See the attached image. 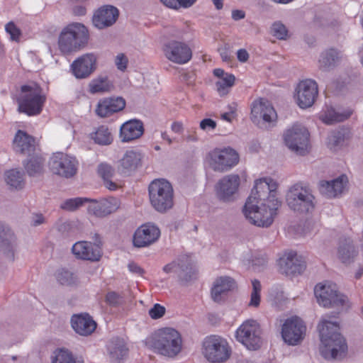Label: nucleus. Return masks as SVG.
<instances>
[{"instance_id": "nucleus-30", "label": "nucleus", "mask_w": 363, "mask_h": 363, "mask_svg": "<svg viewBox=\"0 0 363 363\" xmlns=\"http://www.w3.org/2000/svg\"><path fill=\"white\" fill-rule=\"evenodd\" d=\"M213 74L218 77L216 82V91L220 96L228 95L235 82V77L230 73L225 72L222 69L213 70Z\"/></svg>"}, {"instance_id": "nucleus-63", "label": "nucleus", "mask_w": 363, "mask_h": 363, "mask_svg": "<svg viewBox=\"0 0 363 363\" xmlns=\"http://www.w3.org/2000/svg\"><path fill=\"white\" fill-rule=\"evenodd\" d=\"M86 9L83 6H77L73 9V13L76 16H84L86 14Z\"/></svg>"}, {"instance_id": "nucleus-40", "label": "nucleus", "mask_w": 363, "mask_h": 363, "mask_svg": "<svg viewBox=\"0 0 363 363\" xmlns=\"http://www.w3.org/2000/svg\"><path fill=\"white\" fill-rule=\"evenodd\" d=\"M337 284L331 281H323L314 287V295H338Z\"/></svg>"}, {"instance_id": "nucleus-6", "label": "nucleus", "mask_w": 363, "mask_h": 363, "mask_svg": "<svg viewBox=\"0 0 363 363\" xmlns=\"http://www.w3.org/2000/svg\"><path fill=\"white\" fill-rule=\"evenodd\" d=\"M150 201L159 212H165L174 204V190L172 184L164 179L153 180L148 186Z\"/></svg>"}, {"instance_id": "nucleus-36", "label": "nucleus", "mask_w": 363, "mask_h": 363, "mask_svg": "<svg viewBox=\"0 0 363 363\" xmlns=\"http://www.w3.org/2000/svg\"><path fill=\"white\" fill-rule=\"evenodd\" d=\"M90 138L94 142L100 145H108L113 142V135L109 128L101 125L90 133Z\"/></svg>"}, {"instance_id": "nucleus-61", "label": "nucleus", "mask_w": 363, "mask_h": 363, "mask_svg": "<svg viewBox=\"0 0 363 363\" xmlns=\"http://www.w3.org/2000/svg\"><path fill=\"white\" fill-rule=\"evenodd\" d=\"M44 217L42 214H35L33 217L32 225L37 226L44 223Z\"/></svg>"}, {"instance_id": "nucleus-22", "label": "nucleus", "mask_w": 363, "mask_h": 363, "mask_svg": "<svg viewBox=\"0 0 363 363\" xmlns=\"http://www.w3.org/2000/svg\"><path fill=\"white\" fill-rule=\"evenodd\" d=\"M118 10L110 5L103 6L94 14L93 23L100 29L113 25L118 17Z\"/></svg>"}, {"instance_id": "nucleus-1", "label": "nucleus", "mask_w": 363, "mask_h": 363, "mask_svg": "<svg viewBox=\"0 0 363 363\" xmlns=\"http://www.w3.org/2000/svg\"><path fill=\"white\" fill-rule=\"evenodd\" d=\"M277 186L271 178L256 180L243 208L245 216L252 224L263 228L272 224L281 206L276 196Z\"/></svg>"}, {"instance_id": "nucleus-3", "label": "nucleus", "mask_w": 363, "mask_h": 363, "mask_svg": "<svg viewBox=\"0 0 363 363\" xmlns=\"http://www.w3.org/2000/svg\"><path fill=\"white\" fill-rule=\"evenodd\" d=\"M145 345L158 354L172 358L181 352L182 339L179 333L174 328H164L147 337Z\"/></svg>"}, {"instance_id": "nucleus-14", "label": "nucleus", "mask_w": 363, "mask_h": 363, "mask_svg": "<svg viewBox=\"0 0 363 363\" xmlns=\"http://www.w3.org/2000/svg\"><path fill=\"white\" fill-rule=\"evenodd\" d=\"M318 94V84L312 79L301 81L296 88L297 104L301 108L311 107Z\"/></svg>"}, {"instance_id": "nucleus-35", "label": "nucleus", "mask_w": 363, "mask_h": 363, "mask_svg": "<svg viewBox=\"0 0 363 363\" xmlns=\"http://www.w3.org/2000/svg\"><path fill=\"white\" fill-rule=\"evenodd\" d=\"M236 287L233 279L229 277H220L216 279L211 289V295H221L233 291Z\"/></svg>"}, {"instance_id": "nucleus-20", "label": "nucleus", "mask_w": 363, "mask_h": 363, "mask_svg": "<svg viewBox=\"0 0 363 363\" xmlns=\"http://www.w3.org/2000/svg\"><path fill=\"white\" fill-rule=\"evenodd\" d=\"M160 235V229L152 224H143L139 227L133 235V245L138 247H144L155 242Z\"/></svg>"}, {"instance_id": "nucleus-4", "label": "nucleus", "mask_w": 363, "mask_h": 363, "mask_svg": "<svg viewBox=\"0 0 363 363\" xmlns=\"http://www.w3.org/2000/svg\"><path fill=\"white\" fill-rule=\"evenodd\" d=\"M89 30L80 23H72L62 28L58 36L57 47L64 55L78 52L88 43Z\"/></svg>"}, {"instance_id": "nucleus-42", "label": "nucleus", "mask_w": 363, "mask_h": 363, "mask_svg": "<svg viewBox=\"0 0 363 363\" xmlns=\"http://www.w3.org/2000/svg\"><path fill=\"white\" fill-rule=\"evenodd\" d=\"M51 363H77L72 353L67 349H58L54 352Z\"/></svg>"}, {"instance_id": "nucleus-21", "label": "nucleus", "mask_w": 363, "mask_h": 363, "mask_svg": "<svg viewBox=\"0 0 363 363\" xmlns=\"http://www.w3.org/2000/svg\"><path fill=\"white\" fill-rule=\"evenodd\" d=\"M89 213L96 217H105L116 211L120 207V201L115 197L103 198L99 200H89Z\"/></svg>"}, {"instance_id": "nucleus-7", "label": "nucleus", "mask_w": 363, "mask_h": 363, "mask_svg": "<svg viewBox=\"0 0 363 363\" xmlns=\"http://www.w3.org/2000/svg\"><path fill=\"white\" fill-rule=\"evenodd\" d=\"M205 160L214 171L224 172L236 166L240 157L230 147H216L207 153Z\"/></svg>"}, {"instance_id": "nucleus-45", "label": "nucleus", "mask_w": 363, "mask_h": 363, "mask_svg": "<svg viewBox=\"0 0 363 363\" xmlns=\"http://www.w3.org/2000/svg\"><path fill=\"white\" fill-rule=\"evenodd\" d=\"M337 60V52L334 49H330L321 54L319 62L321 67L327 68L333 65Z\"/></svg>"}, {"instance_id": "nucleus-50", "label": "nucleus", "mask_w": 363, "mask_h": 363, "mask_svg": "<svg viewBox=\"0 0 363 363\" xmlns=\"http://www.w3.org/2000/svg\"><path fill=\"white\" fill-rule=\"evenodd\" d=\"M5 30L6 33L9 34L11 40L16 42L19 41L21 35V31L13 22H9L5 26Z\"/></svg>"}, {"instance_id": "nucleus-9", "label": "nucleus", "mask_w": 363, "mask_h": 363, "mask_svg": "<svg viewBox=\"0 0 363 363\" xmlns=\"http://www.w3.org/2000/svg\"><path fill=\"white\" fill-rule=\"evenodd\" d=\"M309 136L310 134L305 127L294 124L286 131L284 139L286 145L291 151L304 155L310 149Z\"/></svg>"}, {"instance_id": "nucleus-57", "label": "nucleus", "mask_w": 363, "mask_h": 363, "mask_svg": "<svg viewBox=\"0 0 363 363\" xmlns=\"http://www.w3.org/2000/svg\"><path fill=\"white\" fill-rule=\"evenodd\" d=\"M238 60L241 62H246L249 59V54L245 49H240L237 52Z\"/></svg>"}, {"instance_id": "nucleus-52", "label": "nucleus", "mask_w": 363, "mask_h": 363, "mask_svg": "<svg viewBox=\"0 0 363 363\" xmlns=\"http://www.w3.org/2000/svg\"><path fill=\"white\" fill-rule=\"evenodd\" d=\"M128 60L123 53H120L116 57L115 64L118 69L124 72L128 66Z\"/></svg>"}, {"instance_id": "nucleus-31", "label": "nucleus", "mask_w": 363, "mask_h": 363, "mask_svg": "<svg viewBox=\"0 0 363 363\" xmlns=\"http://www.w3.org/2000/svg\"><path fill=\"white\" fill-rule=\"evenodd\" d=\"M315 298L320 306L332 308L337 313L347 311L350 306L347 296H315Z\"/></svg>"}, {"instance_id": "nucleus-33", "label": "nucleus", "mask_w": 363, "mask_h": 363, "mask_svg": "<svg viewBox=\"0 0 363 363\" xmlns=\"http://www.w3.org/2000/svg\"><path fill=\"white\" fill-rule=\"evenodd\" d=\"M13 148L22 154L30 153L35 150V138L23 130H18L14 140Z\"/></svg>"}, {"instance_id": "nucleus-27", "label": "nucleus", "mask_w": 363, "mask_h": 363, "mask_svg": "<svg viewBox=\"0 0 363 363\" xmlns=\"http://www.w3.org/2000/svg\"><path fill=\"white\" fill-rule=\"evenodd\" d=\"M108 356L112 362H121L128 354L129 349L123 337H113L107 344Z\"/></svg>"}, {"instance_id": "nucleus-44", "label": "nucleus", "mask_w": 363, "mask_h": 363, "mask_svg": "<svg viewBox=\"0 0 363 363\" xmlns=\"http://www.w3.org/2000/svg\"><path fill=\"white\" fill-rule=\"evenodd\" d=\"M346 138H347L346 130L341 129L333 131L328 136V145L330 149H335L336 147L342 145Z\"/></svg>"}, {"instance_id": "nucleus-41", "label": "nucleus", "mask_w": 363, "mask_h": 363, "mask_svg": "<svg viewBox=\"0 0 363 363\" xmlns=\"http://www.w3.org/2000/svg\"><path fill=\"white\" fill-rule=\"evenodd\" d=\"M43 162L42 157H33L25 164V169L30 176L40 174L43 172Z\"/></svg>"}, {"instance_id": "nucleus-8", "label": "nucleus", "mask_w": 363, "mask_h": 363, "mask_svg": "<svg viewBox=\"0 0 363 363\" xmlns=\"http://www.w3.org/2000/svg\"><path fill=\"white\" fill-rule=\"evenodd\" d=\"M314 196L310 189L300 184L292 186L286 194L289 206L294 211L308 213L313 210Z\"/></svg>"}, {"instance_id": "nucleus-58", "label": "nucleus", "mask_w": 363, "mask_h": 363, "mask_svg": "<svg viewBox=\"0 0 363 363\" xmlns=\"http://www.w3.org/2000/svg\"><path fill=\"white\" fill-rule=\"evenodd\" d=\"M104 301L111 306H116L121 303L120 296H105Z\"/></svg>"}, {"instance_id": "nucleus-54", "label": "nucleus", "mask_w": 363, "mask_h": 363, "mask_svg": "<svg viewBox=\"0 0 363 363\" xmlns=\"http://www.w3.org/2000/svg\"><path fill=\"white\" fill-rule=\"evenodd\" d=\"M216 128V122L211 118H204L200 122V128L203 130H213Z\"/></svg>"}, {"instance_id": "nucleus-56", "label": "nucleus", "mask_w": 363, "mask_h": 363, "mask_svg": "<svg viewBox=\"0 0 363 363\" xmlns=\"http://www.w3.org/2000/svg\"><path fill=\"white\" fill-rule=\"evenodd\" d=\"M128 269L132 273L138 274L140 276H143L145 273L144 269L141 268L138 264L133 262L128 264Z\"/></svg>"}, {"instance_id": "nucleus-34", "label": "nucleus", "mask_w": 363, "mask_h": 363, "mask_svg": "<svg viewBox=\"0 0 363 363\" xmlns=\"http://www.w3.org/2000/svg\"><path fill=\"white\" fill-rule=\"evenodd\" d=\"M140 162L141 156L139 152L132 150H128L120 161L118 171L122 174H129L138 168Z\"/></svg>"}, {"instance_id": "nucleus-5", "label": "nucleus", "mask_w": 363, "mask_h": 363, "mask_svg": "<svg viewBox=\"0 0 363 363\" xmlns=\"http://www.w3.org/2000/svg\"><path fill=\"white\" fill-rule=\"evenodd\" d=\"M46 102V96L42 87L36 84L21 86V92L17 98L18 111L28 116L39 115Z\"/></svg>"}, {"instance_id": "nucleus-39", "label": "nucleus", "mask_w": 363, "mask_h": 363, "mask_svg": "<svg viewBox=\"0 0 363 363\" xmlns=\"http://www.w3.org/2000/svg\"><path fill=\"white\" fill-rule=\"evenodd\" d=\"M98 174L104 181L105 186L110 190H116L117 184L110 180L113 174V168L107 164H101L98 167Z\"/></svg>"}, {"instance_id": "nucleus-51", "label": "nucleus", "mask_w": 363, "mask_h": 363, "mask_svg": "<svg viewBox=\"0 0 363 363\" xmlns=\"http://www.w3.org/2000/svg\"><path fill=\"white\" fill-rule=\"evenodd\" d=\"M165 308L159 303H155L154 306L149 311V315L152 319H159L165 313Z\"/></svg>"}, {"instance_id": "nucleus-46", "label": "nucleus", "mask_w": 363, "mask_h": 363, "mask_svg": "<svg viewBox=\"0 0 363 363\" xmlns=\"http://www.w3.org/2000/svg\"><path fill=\"white\" fill-rule=\"evenodd\" d=\"M110 89V84L106 79H99L91 82L89 91L91 94L105 92Z\"/></svg>"}, {"instance_id": "nucleus-59", "label": "nucleus", "mask_w": 363, "mask_h": 363, "mask_svg": "<svg viewBox=\"0 0 363 363\" xmlns=\"http://www.w3.org/2000/svg\"><path fill=\"white\" fill-rule=\"evenodd\" d=\"M171 130L172 132L181 134L184 130L183 123L179 121H174L171 125Z\"/></svg>"}, {"instance_id": "nucleus-37", "label": "nucleus", "mask_w": 363, "mask_h": 363, "mask_svg": "<svg viewBox=\"0 0 363 363\" xmlns=\"http://www.w3.org/2000/svg\"><path fill=\"white\" fill-rule=\"evenodd\" d=\"M56 281L62 286H72L77 281V276L65 268L56 270L54 274Z\"/></svg>"}, {"instance_id": "nucleus-64", "label": "nucleus", "mask_w": 363, "mask_h": 363, "mask_svg": "<svg viewBox=\"0 0 363 363\" xmlns=\"http://www.w3.org/2000/svg\"><path fill=\"white\" fill-rule=\"evenodd\" d=\"M235 113L233 111L224 113L221 115V118L228 122H231L234 118Z\"/></svg>"}, {"instance_id": "nucleus-53", "label": "nucleus", "mask_w": 363, "mask_h": 363, "mask_svg": "<svg viewBox=\"0 0 363 363\" xmlns=\"http://www.w3.org/2000/svg\"><path fill=\"white\" fill-rule=\"evenodd\" d=\"M13 236L10 230L0 222V242L4 243L6 241L11 240Z\"/></svg>"}, {"instance_id": "nucleus-38", "label": "nucleus", "mask_w": 363, "mask_h": 363, "mask_svg": "<svg viewBox=\"0 0 363 363\" xmlns=\"http://www.w3.org/2000/svg\"><path fill=\"white\" fill-rule=\"evenodd\" d=\"M5 179L8 185L16 189H21L24 186L23 174L16 169H11L5 173Z\"/></svg>"}, {"instance_id": "nucleus-43", "label": "nucleus", "mask_w": 363, "mask_h": 363, "mask_svg": "<svg viewBox=\"0 0 363 363\" xmlns=\"http://www.w3.org/2000/svg\"><path fill=\"white\" fill-rule=\"evenodd\" d=\"M357 252L350 242L340 245L338 249V256L343 263H348L354 258Z\"/></svg>"}, {"instance_id": "nucleus-15", "label": "nucleus", "mask_w": 363, "mask_h": 363, "mask_svg": "<svg viewBox=\"0 0 363 363\" xmlns=\"http://www.w3.org/2000/svg\"><path fill=\"white\" fill-rule=\"evenodd\" d=\"M163 51L169 60L179 65L187 63L192 57V51L189 45L179 41L167 43L164 45Z\"/></svg>"}, {"instance_id": "nucleus-23", "label": "nucleus", "mask_w": 363, "mask_h": 363, "mask_svg": "<svg viewBox=\"0 0 363 363\" xmlns=\"http://www.w3.org/2000/svg\"><path fill=\"white\" fill-rule=\"evenodd\" d=\"M73 330L79 335L88 336L96 330L97 324L88 313L74 314L71 318Z\"/></svg>"}, {"instance_id": "nucleus-13", "label": "nucleus", "mask_w": 363, "mask_h": 363, "mask_svg": "<svg viewBox=\"0 0 363 363\" xmlns=\"http://www.w3.org/2000/svg\"><path fill=\"white\" fill-rule=\"evenodd\" d=\"M50 165L53 173L66 178L73 177L77 169L76 159L62 152L54 154Z\"/></svg>"}, {"instance_id": "nucleus-28", "label": "nucleus", "mask_w": 363, "mask_h": 363, "mask_svg": "<svg viewBox=\"0 0 363 363\" xmlns=\"http://www.w3.org/2000/svg\"><path fill=\"white\" fill-rule=\"evenodd\" d=\"M125 106V101L121 97L105 99L98 103L96 112L98 116L105 118L122 111Z\"/></svg>"}, {"instance_id": "nucleus-18", "label": "nucleus", "mask_w": 363, "mask_h": 363, "mask_svg": "<svg viewBox=\"0 0 363 363\" xmlns=\"http://www.w3.org/2000/svg\"><path fill=\"white\" fill-rule=\"evenodd\" d=\"M279 265L281 272L286 275H298L306 269V262L294 251L286 252L280 257Z\"/></svg>"}, {"instance_id": "nucleus-12", "label": "nucleus", "mask_w": 363, "mask_h": 363, "mask_svg": "<svg viewBox=\"0 0 363 363\" xmlns=\"http://www.w3.org/2000/svg\"><path fill=\"white\" fill-rule=\"evenodd\" d=\"M306 326L298 316L287 318L281 327V337L289 345L300 344L305 337Z\"/></svg>"}, {"instance_id": "nucleus-2", "label": "nucleus", "mask_w": 363, "mask_h": 363, "mask_svg": "<svg viewBox=\"0 0 363 363\" xmlns=\"http://www.w3.org/2000/svg\"><path fill=\"white\" fill-rule=\"evenodd\" d=\"M320 345V354L328 360L342 359L347 350L345 339L340 333L339 325L336 322L322 320L318 325Z\"/></svg>"}, {"instance_id": "nucleus-32", "label": "nucleus", "mask_w": 363, "mask_h": 363, "mask_svg": "<svg viewBox=\"0 0 363 363\" xmlns=\"http://www.w3.org/2000/svg\"><path fill=\"white\" fill-rule=\"evenodd\" d=\"M352 113L350 109L342 112L337 111L333 107L325 105L320 113V119L327 125L342 122L347 120Z\"/></svg>"}, {"instance_id": "nucleus-24", "label": "nucleus", "mask_w": 363, "mask_h": 363, "mask_svg": "<svg viewBox=\"0 0 363 363\" xmlns=\"http://www.w3.org/2000/svg\"><path fill=\"white\" fill-rule=\"evenodd\" d=\"M240 185V177L238 174H230L219 181L217 191L223 201H230L232 196L238 191Z\"/></svg>"}, {"instance_id": "nucleus-48", "label": "nucleus", "mask_w": 363, "mask_h": 363, "mask_svg": "<svg viewBox=\"0 0 363 363\" xmlns=\"http://www.w3.org/2000/svg\"><path fill=\"white\" fill-rule=\"evenodd\" d=\"M166 6L178 9L179 8H189L191 6L196 0H160Z\"/></svg>"}, {"instance_id": "nucleus-29", "label": "nucleus", "mask_w": 363, "mask_h": 363, "mask_svg": "<svg viewBox=\"0 0 363 363\" xmlns=\"http://www.w3.org/2000/svg\"><path fill=\"white\" fill-rule=\"evenodd\" d=\"M143 133L144 128L141 121L130 120L121 125L120 138L123 142H130L140 138Z\"/></svg>"}, {"instance_id": "nucleus-55", "label": "nucleus", "mask_w": 363, "mask_h": 363, "mask_svg": "<svg viewBox=\"0 0 363 363\" xmlns=\"http://www.w3.org/2000/svg\"><path fill=\"white\" fill-rule=\"evenodd\" d=\"M287 298L285 296H274L272 303L279 309H283L287 303Z\"/></svg>"}, {"instance_id": "nucleus-25", "label": "nucleus", "mask_w": 363, "mask_h": 363, "mask_svg": "<svg viewBox=\"0 0 363 363\" xmlns=\"http://www.w3.org/2000/svg\"><path fill=\"white\" fill-rule=\"evenodd\" d=\"M347 183V177L343 174L331 182L321 181L319 189L320 193L326 197L334 198L344 191Z\"/></svg>"}, {"instance_id": "nucleus-47", "label": "nucleus", "mask_w": 363, "mask_h": 363, "mask_svg": "<svg viewBox=\"0 0 363 363\" xmlns=\"http://www.w3.org/2000/svg\"><path fill=\"white\" fill-rule=\"evenodd\" d=\"M89 199L86 198H74V199H69L65 201L61 205L60 208L69 211H73L77 209L79 207L82 206L84 203L89 201Z\"/></svg>"}, {"instance_id": "nucleus-10", "label": "nucleus", "mask_w": 363, "mask_h": 363, "mask_svg": "<svg viewBox=\"0 0 363 363\" xmlns=\"http://www.w3.org/2000/svg\"><path fill=\"white\" fill-rule=\"evenodd\" d=\"M203 354L211 362L223 363L230 358L231 350L225 340L211 336L203 343Z\"/></svg>"}, {"instance_id": "nucleus-16", "label": "nucleus", "mask_w": 363, "mask_h": 363, "mask_svg": "<svg viewBox=\"0 0 363 363\" xmlns=\"http://www.w3.org/2000/svg\"><path fill=\"white\" fill-rule=\"evenodd\" d=\"M277 118V112L267 99L259 98L252 102L251 119L254 123H258L261 119L264 122H272L275 121Z\"/></svg>"}, {"instance_id": "nucleus-60", "label": "nucleus", "mask_w": 363, "mask_h": 363, "mask_svg": "<svg viewBox=\"0 0 363 363\" xmlns=\"http://www.w3.org/2000/svg\"><path fill=\"white\" fill-rule=\"evenodd\" d=\"M252 291L251 295H259L261 292V284L259 281L254 279L252 281Z\"/></svg>"}, {"instance_id": "nucleus-26", "label": "nucleus", "mask_w": 363, "mask_h": 363, "mask_svg": "<svg viewBox=\"0 0 363 363\" xmlns=\"http://www.w3.org/2000/svg\"><path fill=\"white\" fill-rule=\"evenodd\" d=\"M188 256H184L183 257L182 259H181L178 263L173 262L172 263L166 264L163 267V270L166 273H169L172 272H176L177 269L179 268L184 273V274L182 277V282L185 283L191 279H194L196 278L197 271L193 263L191 262H188Z\"/></svg>"}, {"instance_id": "nucleus-49", "label": "nucleus", "mask_w": 363, "mask_h": 363, "mask_svg": "<svg viewBox=\"0 0 363 363\" xmlns=\"http://www.w3.org/2000/svg\"><path fill=\"white\" fill-rule=\"evenodd\" d=\"M272 34L278 39L284 40L288 36L286 26L280 22H275L271 28Z\"/></svg>"}, {"instance_id": "nucleus-17", "label": "nucleus", "mask_w": 363, "mask_h": 363, "mask_svg": "<svg viewBox=\"0 0 363 363\" xmlns=\"http://www.w3.org/2000/svg\"><path fill=\"white\" fill-rule=\"evenodd\" d=\"M97 57L94 53H86L77 58L71 65L74 76L77 79H85L96 69Z\"/></svg>"}, {"instance_id": "nucleus-62", "label": "nucleus", "mask_w": 363, "mask_h": 363, "mask_svg": "<svg viewBox=\"0 0 363 363\" xmlns=\"http://www.w3.org/2000/svg\"><path fill=\"white\" fill-rule=\"evenodd\" d=\"M245 16V14L243 11L234 10L232 11V18L235 21H238V20L244 18Z\"/></svg>"}, {"instance_id": "nucleus-11", "label": "nucleus", "mask_w": 363, "mask_h": 363, "mask_svg": "<svg viewBox=\"0 0 363 363\" xmlns=\"http://www.w3.org/2000/svg\"><path fill=\"white\" fill-rule=\"evenodd\" d=\"M262 330L254 320L245 321L236 331V337L248 350H257L262 344Z\"/></svg>"}, {"instance_id": "nucleus-19", "label": "nucleus", "mask_w": 363, "mask_h": 363, "mask_svg": "<svg viewBox=\"0 0 363 363\" xmlns=\"http://www.w3.org/2000/svg\"><path fill=\"white\" fill-rule=\"evenodd\" d=\"M72 250L77 258L83 260L97 262L102 256V250L100 243L79 241L74 244Z\"/></svg>"}]
</instances>
